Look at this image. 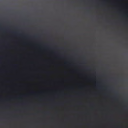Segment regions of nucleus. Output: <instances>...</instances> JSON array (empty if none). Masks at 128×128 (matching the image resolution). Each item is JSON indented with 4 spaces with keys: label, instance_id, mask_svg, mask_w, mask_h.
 Here are the masks:
<instances>
[{
    "label": "nucleus",
    "instance_id": "3",
    "mask_svg": "<svg viewBox=\"0 0 128 128\" xmlns=\"http://www.w3.org/2000/svg\"><path fill=\"white\" fill-rule=\"evenodd\" d=\"M34 37H37V36H34Z\"/></svg>",
    "mask_w": 128,
    "mask_h": 128
},
{
    "label": "nucleus",
    "instance_id": "2",
    "mask_svg": "<svg viewBox=\"0 0 128 128\" xmlns=\"http://www.w3.org/2000/svg\"><path fill=\"white\" fill-rule=\"evenodd\" d=\"M67 63H68V62H65V64H67Z\"/></svg>",
    "mask_w": 128,
    "mask_h": 128
},
{
    "label": "nucleus",
    "instance_id": "1",
    "mask_svg": "<svg viewBox=\"0 0 128 128\" xmlns=\"http://www.w3.org/2000/svg\"><path fill=\"white\" fill-rule=\"evenodd\" d=\"M32 93L33 94H35V93L34 92H32Z\"/></svg>",
    "mask_w": 128,
    "mask_h": 128
},
{
    "label": "nucleus",
    "instance_id": "4",
    "mask_svg": "<svg viewBox=\"0 0 128 128\" xmlns=\"http://www.w3.org/2000/svg\"><path fill=\"white\" fill-rule=\"evenodd\" d=\"M115 93L116 94L117 93V92H116Z\"/></svg>",
    "mask_w": 128,
    "mask_h": 128
}]
</instances>
